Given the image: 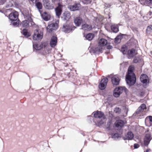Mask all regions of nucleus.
<instances>
[{
    "mask_svg": "<svg viewBox=\"0 0 152 152\" xmlns=\"http://www.w3.org/2000/svg\"><path fill=\"white\" fill-rule=\"evenodd\" d=\"M134 67L130 66L128 68V73L126 75V80L127 84L129 85H133L135 83L136 77L133 72Z\"/></svg>",
    "mask_w": 152,
    "mask_h": 152,
    "instance_id": "f257e3e1",
    "label": "nucleus"
},
{
    "mask_svg": "<svg viewBox=\"0 0 152 152\" xmlns=\"http://www.w3.org/2000/svg\"><path fill=\"white\" fill-rule=\"evenodd\" d=\"M98 46L95 48L96 51L101 52L103 50V47L107 44V41L104 39L101 38L98 40Z\"/></svg>",
    "mask_w": 152,
    "mask_h": 152,
    "instance_id": "f03ea898",
    "label": "nucleus"
},
{
    "mask_svg": "<svg viewBox=\"0 0 152 152\" xmlns=\"http://www.w3.org/2000/svg\"><path fill=\"white\" fill-rule=\"evenodd\" d=\"M126 88L124 87L120 86L116 88L114 90L113 95L115 97H118L123 92H126Z\"/></svg>",
    "mask_w": 152,
    "mask_h": 152,
    "instance_id": "7ed1b4c3",
    "label": "nucleus"
},
{
    "mask_svg": "<svg viewBox=\"0 0 152 152\" xmlns=\"http://www.w3.org/2000/svg\"><path fill=\"white\" fill-rule=\"evenodd\" d=\"M59 20H57L56 22L52 23L48 25V31L53 32L57 30L59 27Z\"/></svg>",
    "mask_w": 152,
    "mask_h": 152,
    "instance_id": "20e7f679",
    "label": "nucleus"
},
{
    "mask_svg": "<svg viewBox=\"0 0 152 152\" xmlns=\"http://www.w3.org/2000/svg\"><path fill=\"white\" fill-rule=\"evenodd\" d=\"M43 34L41 31H39L37 29L34 31V34L33 35V39L35 40H39L41 39L43 37Z\"/></svg>",
    "mask_w": 152,
    "mask_h": 152,
    "instance_id": "39448f33",
    "label": "nucleus"
},
{
    "mask_svg": "<svg viewBox=\"0 0 152 152\" xmlns=\"http://www.w3.org/2000/svg\"><path fill=\"white\" fill-rule=\"evenodd\" d=\"M48 43L47 42H42L40 45L37 44H33V47L36 50H39L42 48H44L45 50H47Z\"/></svg>",
    "mask_w": 152,
    "mask_h": 152,
    "instance_id": "423d86ee",
    "label": "nucleus"
},
{
    "mask_svg": "<svg viewBox=\"0 0 152 152\" xmlns=\"http://www.w3.org/2000/svg\"><path fill=\"white\" fill-rule=\"evenodd\" d=\"M152 138V137L151 134L148 132H146L144 140V145L146 146L148 145Z\"/></svg>",
    "mask_w": 152,
    "mask_h": 152,
    "instance_id": "0eeeda50",
    "label": "nucleus"
},
{
    "mask_svg": "<svg viewBox=\"0 0 152 152\" xmlns=\"http://www.w3.org/2000/svg\"><path fill=\"white\" fill-rule=\"evenodd\" d=\"M108 81V79L107 78H104L101 80L99 85V88L101 90L104 89L106 88Z\"/></svg>",
    "mask_w": 152,
    "mask_h": 152,
    "instance_id": "6e6552de",
    "label": "nucleus"
},
{
    "mask_svg": "<svg viewBox=\"0 0 152 152\" xmlns=\"http://www.w3.org/2000/svg\"><path fill=\"white\" fill-rule=\"evenodd\" d=\"M18 13L15 11L10 14L9 16V18L11 20H15L18 19Z\"/></svg>",
    "mask_w": 152,
    "mask_h": 152,
    "instance_id": "1a4fd4ad",
    "label": "nucleus"
},
{
    "mask_svg": "<svg viewBox=\"0 0 152 152\" xmlns=\"http://www.w3.org/2000/svg\"><path fill=\"white\" fill-rule=\"evenodd\" d=\"M63 5L58 4V6L55 9V11L56 15L59 18L60 15H61L62 12V8Z\"/></svg>",
    "mask_w": 152,
    "mask_h": 152,
    "instance_id": "9d476101",
    "label": "nucleus"
},
{
    "mask_svg": "<svg viewBox=\"0 0 152 152\" xmlns=\"http://www.w3.org/2000/svg\"><path fill=\"white\" fill-rule=\"evenodd\" d=\"M111 80L112 83L114 86L118 85L119 83V78L116 75H115L112 77L111 78Z\"/></svg>",
    "mask_w": 152,
    "mask_h": 152,
    "instance_id": "9b49d317",
    "label": "nucleus"
},
{
    "mask_svg": "<svg viewBox=\"0 0 152 152\" xmlns=\"http://www.w3.org/2000/svg\"><path fill=\"white\" fill-rule=\"evenodd\" d=\"M57 42V39L55 35L51 37L50 45L51 47H54L56 45Z\"/></svg>",
    "mask_w": 152,
    "mask_h": 152,
    "instance_id": "f8f14e48",
    "label": "nucleus"
},
{
    "mask_svg": "<svg viewBox=\"0 0 152 152\" xmlns=\"http://www.w3.org/2000/svg\"><path fill=\"white\" fill-rule=\"evenodd\" d=\"M140 80L143 83L146 84L149 82L148 78L147 75L142 74L140 77Z\"/></svg>",
    "mask_w": 152,
    "mask_h": 152,
    "instance_id": "ddd939ff",
    "label": "nucleus"
},
{
    "mask_svg": "<svg viewBox=\"0 0 152 152\" xmlns=\"http://www.w3.org/2000/svg\"><path fill=\"white\" fill-rule=\"evenodd\" d=\"M80 6V5L79 3H76L73 5L69 6V8L70 10L74 11L78 10Z\"/></svg>",
    "mask_w": 152,
    "mask_h": 152,
    "instance_id": "4468645a",
    "label": "nucleus"
},
{
    "mask_svg": "<svg viewBox=\"0 0 152 152\" xmlns=\"http://www.w3.org/2000/svg\"><path fill=\"white\" fill-rule=\"evenodd\" d=\"M137 53L136 51L134 49H132L129 50L127 52V54L129 58L133 57Z\"/></svg>",
    "mask_w": 152,
    "mask_h": 152,
    "instance_id": "2eb2a0df",
    "label": "nucleus"
},
{
    "mask_svg": "<svg viewBox=\"0 0 152 152\" xmlns=\"http://www.w3.org/2000/svg\"><path fill=\"white\" fill-rule=\"evenodd\" d=\"M70 18V14L68 12H65L63 14L62 18L64 20H68Z\"/></svg>",
    "mask_w": 152,
    "mask_h": 152,
    "instance_id": "dca6fc26",
    "label": "nucleus"
},
{
    "mask_svg": "<svg viewBox=\"0 0 152 152\" xmlns=\"http://www.w3.org/2000/svg\"><path fill=\"white\" fill-rule=\"evenodd\" d=\"M95 118H100L104 117V114L101 111H97L96 112H93Z\"/></svg>",
    "mask_w": 152,
    "mask_h": 152,
    "instance_id": "f3484780",
    "label": "nucleus"
},
{
    "mask_svg": "<svg viewBox=\"0 0 152 152\" xmlns=\"http://www.w3.org/2000/svg\"><path fill=\"white\" fill-rule=\"evenodd\" d=\"M115 126L118 129H120L123 126L124 124V121L121 120H118L115 123Z\"/></svg>",
    "mask_w": 152,
    "mask_h": 152,
    "instance_id": "a211bd4d",
    "label": "nucleus"
},
{
    "mask_svg": "<svg viewBox=\"0 0 152 152\" xmlns=\"http://www.w3.org/2000/svg\"><path fill=\"white\" fill-rule=\"evenodd\" d=\"M134 135L133 133L131 132H128L127 134L124 137V139L131 140L134 137Z\"/></svg>",
    "mask_w": 152,
    "mask_h": 152,
    "instance_id": "6ab92c4d",
    "label": "nucleus"
},
{
    "mask_svg": "<svg viewBox=\"0 0 152 152\" xmlns=\"http://www.w3.org/2000/svg\"><path fill=\"white\" fill-rule=\"evenodd\" d=\"M82 19L80 17H77L74 20V23L76 26H79L82 22Z\"/></svg>",
    "mask_w": 152,
    "mask_h": 152,
    "instance_id": "aec40b11",
    "label": "nucleus"
},
{
    "mask_svg": "<svg viewBox=\"0 0 152 152\" xmlns=\"http://www.w3.org/2000/svg\"><path fill=\"white\" fill-rule=\"evenodd\" d=\"M145 108V105L144 104H142L137 110L136 113L137 114H139L140 112L143 111Z\"/></svg>",
    "mask_w": 152,
    "mask_h": 152,
    "instance_id": "412c9836",
    "label": "nucleus"
},
{
    "mask_svg": "<svg viewBox=\"0 0 152 152\" xmlns=\"http://www.w3.org/2000/svg\"><path fill=\"white\" fill-rule=\"evenodd\" d=\"M111 29L113 32L116 33L118 31V28L117 25L113 24L111 26Z\"/></svg>",
    "mask_w": 152,
    "mask_h": 152,
    "instance_id": "4be33fe9",
    "label": "nucleus"
},
{
    "mask_svg": "<svg viewBox=\"0 0 152 152\" xmlns=\"http://www.w3.org/2000/svg\"><path fill=\"white\" fill-rule=\"evenodd\" d=\"M82 29L84 30H90L92 28V27L87 24H85L83 25L82 26Z\"/></svg>",
    "mask_w": 152,
    "mask_h": 152,
    "instance_id": "5701e85b",
    "label": "nucleus"
},
{
    "mask_svg": "<svg viewBox=\"0 0 152 152\" xmlns=\"http://www.w3.org/2000/svg\"><path fill=\"white\" fill-rule=\"evenodd\" d=\"M62 29L66 33H69L72 30L69 26L65 25L63 26Z\"/></svg>",
    "mask_w": 152,
    "mask_h": 152,
    "instance_id": "b1692460",
    "label": "nucleus"
},
{
    "mask_svg": "<svg viewBox=\"0 0 152 152\" xmlns=\"http://www.w3.org/2000/svg\"><path fill=\"white\" fill-rule=\"evenodd\" d=\"M94 37V35L93 34L89 33L87 34L85 37L88 40H91Z\"/></svg>",
    "mask_w": 152,
    "mask_h": 152,
    "instance_id": "393cba45",
    "label": "nucleus"
},
{
    "mask_svg": "<svg viewBox=\"0 0 152 152\" xmlns=\"http://www.w3.org/2000/svg\"><path fill=\"white\" fill-rule=\"evenodd\" d=\"M36 6L37 9L39 10V11L41 14V11L40 10L41 9L42 7V4L40 2H37L36 3Z\"/></svg>",
    "mask_w": 152,
    "mask_h": 152,
    "instance_id": "a878e982",
    "label": "nucleus"
},
{
    "mask_svg": "<svg viewBox=\"0 0 152 152\" xmlns=\"http://www.w3.org/2000/svg\"><path fill=\"white\" fill-rule=\"evenodd\" d=\"M127 51V48L126 46L125 45H123L121 49V51L124 54H126Z\"/></svg>",
    "mask_w": 152,
    "mask_h": 152,
    "instance_id": "bb28decb",
    "label": "nucleus"
},
{
    "mask_svg": "<svg viewBox=\"0 0 152 152\" xmlns=\"http://www.w3.org/2000/svg\"><path fill=\"white\" fill-rule=\"evenodd\" d=\"M22 25L23 27H27L29 26V22L27 20H24L22 22Z\"/></svg>",
    "mask_w": 152,
    "mask_h": 152,
    "instance_id": "cd10ccee",
    "label": "nucleus"
},
{
    "mask_svg": "<svg viewBox=\"0 0 152 152\" xmlns=\"http://www.w3.org/2000/svg\"><path fill=\"white\" fill-rule=\"evenodd\" d=\"M43 19L45 21H48V14L46 12H45L41 15Z\"/></svg>",
    "mask_w": 152,
    "mask_h": 152,
    "instance_id": "c85d7f7f",
    "label": "nucleus"
},
{
    "mask_svg": "<svg viewBox=\"0 0 152 152\" xmlns=\"http://www.w3.org/2000/svg\"><path fill=\"white\" fill-rule=\"evenodd\" d=\"M12 24L14 26H17L19 24V20L17 19L15 20L12 21Z\"/></svg>",
    "mask_w": 152,
    "mask_h": 152,
    "instance_id": "c756f323",
    "label": "nucleus"
},
{
    "mask_svg": "<svg viewBox=\"0 0 152 152\" xmlns=\"http://www.w3.org/2000/svg\"><path fill=\"white\" fill-rule=\"evenodd\" d=\"M22 33L23 35L25 36L26 37L29 36V34L27 32V31L26 29H24L22 30Z\"/></svg>",
    "mask_w": 152,
    "mask_h": 152,
    "instance_id": "7c9ffc66",
    "label": "nucleus"
},
{
    "mask_svg": "<svg viewBox=\"0 0 152 152\" xmlns=\"http://www.w3.org/2000/svg\"><path fill=\"white\" fill-rule=\"evenodd\" d=\"M141 61V59L139 58L138 57H135L133 60V62L135 63L139 62Z\"/></svg>",
    "mask_w": 152,
    "mask_h": 152,
    "instance_id": "2f4dec72",
    "label": "nucleus"
},
{
    "mask_svg": "<svg viewBox=\"0 0 152 152\" xmlns=\"http://www.w3.org/2000/svg\"><path fill=\"white\" fill-rule=\"evenodd\" d=\"M145 2L147 5H149L152 4V0H145Z\"/></svg>",
    "mask_w": 152,
    "mask_h": 152,
    "instance_id": "473e14b6",
    "label": "nucleus"
},
{
    "mask_svg": "<svg viewBox=\"0 0 152 152\" xmlns=\"http://www.w3.org/2000/svg\"><path fill=\"white\" fill-rule=\"evenodd\" d=\"M104 121V119L103 120L99 122H98V125L100 126L104 124V122H105V121Z\"/></svg>",
    "mask_w": 152,
    "mask_h": 152,
    "instance_id": "72a5a7b5",
    "label": "nucleus"
},
{
    "mask_svg": "<svg viewBox=\"0 0 152 152\" xmlns=\"http://www.w3.org/2000/svg\"><path fill=\"white\" fill-rule=\"evenodd\" d=\"M120 111V109L118 107H116L115 108L114 111L116 113L119 112Z\"/></svg>",
    "mask_w": 152,
    "mask_h": 152,
    "instance_id": "f704fd0d",
    "label": "nucleus"
},
{
    "mask_svg": "<svg viewBox=\"0 0 152 152\" xmlns=\"http://www.w3.org/2000/svg\"><path fill=\"white\" fill-rule=\"evenodd\" d=\"M119 137V135L118 133H115L114 134V135L113 136V138H115L116 137Z\"/></svg>",
    "mask_w": 152,
    "mask_h": 152,
    "instance_id": "c9c22d12",
    "label": "nucleus"
},
{
    "mask_svg": "<svg viewBox=\"0 0 152 152\" xmlns=\"http://www.w3.org/2000/svg\"><path fill=\"white\" fill-rule=\"evenodd\" d=\"M120 41L121 40L120 39H116V37L115 39V43H118L120 42Z\"/></svg>",
    "mask_w": 152,
    "mask_h": 152,
    "instance_id": "e433bc0d",
    "label": "nucleus"
},
{
    "mask_svg": "<svg viewBox=\"0 0 152 152\" xmlns=\"http://www.w3.org/2000/svg\"><path fill=\"white\" fill-rule=\"evenodd\" d=\"M122 35H123V34L119 35L118 36L116 37V39H120V40H121V39L122 38V37H123Z\"/></svg>",
    "mask_w": 152,
    "mask_h": 152,
    "instance_id": "4c0bfd02",
    "label": "nucleus"
},
{
    "mask_svg": "<svg viewBox=\"0 0 152 152\" xmlns=\"http://www.w3.org/2000/svg\"><path fill=\"white\" fill-rule=\"evenodd\" d=\"M139 147V145L138 144H135L134 145V147L135 149L138 148Z\"/></svg>",
    "mask_w": 152,
    "mask_h": 152,
    "instance_id": "58836bf2",
    "label": "nucleus"
},
{
    "mask_svg": "<svg viewBox=\"0 0 152 152\" xmlns=\"http://www.w3.org/2000/svg\"><path fill=\"white\" fill-rule=\"evenodd\" d=\"M149 121L151 122H152V116H149Z\"/></svg>",
    "mask_w": 152,
    "mask_h": 152,
    "instance_id": "ea45409f",
    "label": "nucleus"
},
{
    "mask_svg": "<svg viewBox=\"0 0 152 152\" xmlns=\"http://www.w3.org/2000/svg\"><path fill=\"white\" fill-rule=\"evenodd\" d=\"M48 20H50V19H53V18L52 17H50V15H48Z\"/></svg>",
    "mask_w": 152,
    "mask_h": 152,
    "instance_id": "a19ab883",
    "label": "nucleus"
},
{
    "mask_svg": "<svg viewBox=\"0 0 152 152\" xmlns=\"http://www.w3.org/2000/svg\"><path fill=\"white\" fill-rule=\"evenodd\" d=\"M85 1H87V4L90 3L91 2V0H84Z\"/></svg>",
    "mask_w": 152,
    "mask_h": 152,
    "instance_id": "79ce46f5",
    "label": "nucleus"
},
{
    "mask_svg": "<svg viewBox=\"0 0 152 152\" xmlns=\"http://www.w3.org/2000/svg\"><path fill=\"white\" fill-rule=\"evenodd\" d=\"M144 94V93L143 92H142L140 93V95L141 96H143Z\"/></svg>",
    "mask_w": 152,
    "mask_h": 152,
    "instance_id": "37998d69",
    "label": "nucleus"
},
{
    "mask_svg": "<svg viewBox=\"0 0 152 152\" xmlns=\"http://www.w3.org/2000/svg\"><path fill=\"white\" fill-rule=\"evenodd\" d=\"M12 6V4L10 3H9V5H8L7 7H11Z\"/></svg>",
    "mask_w": 152,
    "mask_h": 152,
    "instance_id": "c03bdc74",
    "label": "nucleus"
},
{
    "mask_svg": "<svg viewBox=\"0 0 152 152\" xmlns=\"http://www.w3.org/2000/svg\"><path fill=\"white\" fill-rule=\"evenodd\" d=\"M53 2H58L60 1V0H52Z\"/></svg>",
    "mask_w": 152,
    "mask_h": 152,
    "instance_id": "a18cd8bd",
    "label": "nucleus"
},
{
    "mask_svg": "<svg viewBox=\"0 0 152 152\" xmlns=\"http://www.w3.org/2000/svg\"><path fill=\"white\" fill-rule=\"evenodd\" d=\"M112 48V47L110 45V46H108L107 48L108 49H110Z\"/></svg>",
    "mask_w": 152,
    "mask_h": 152,
    "instance_id": "49530a36",
    "label": "nucleus"
},
{
    "mask_svg": "<svg viewBox=\"0 0 152 152\" xmlns=\"http://www.w3.org/2000/svg\"><path fill=\"white\" fill-rule=\"evenodd\" d=\"M148 28H150L152 30V26H149L148 27Z\"/></svg>",
    "mask_w": 152,
    "mask_h": 152,
    "instance_id": "de8ad7c7",
    "label": "nucleus"
},
{
    "mask_svg": "<svg viewBox=\"0 0 152 152\" xmlns=\"http://www.w3.org/2000/svg\"><path fill=\"white\" fill-rule=\"evenodd\" d=\"M105 7H109L110 6L109 5H108L107 4H105Z\"/></svg>",
    "mask_w": 152,
    "mask_h": 152,
    "instance_id": "09e8293b",
    "label": "nucleus"
},
{
    "mask_svg": "<svg viewBox=\"0 0 152 152\" xmlns=\"http://www.w3.org/2000/svg\"><path fill=\"white\" fill-rule=\"evenodd\" d=\"M151 151V150H150V149H148L146 150V151L145 152H149V151Z\"/></svg>",
    "mask_w": 152,
    "mask_h": 152,
    "instance_id": "8fccbe9b",
    "label": "nucleus"
},
{
    "mask_svg": "<svg viewBox=\"0 0 152 152\" xmlns=\"http://www.w3.org/2000/svg\"><path fill=\"white\" fill-rule=\"evenodd\" d=\"M44 5L46 7H47L48 6V4L47 3H46V4H44Z\"/></svg>",
    "mask_w": 152,
    "mask_h": 152,
    "instance_id": "3c124183",
    "label": "nucleus"
},
{
    "mask_svg": "<svg viewBox=\"0 0 152 152\" xmlns=\"http://www.w3.org/2000/svg\"><path fill=\"white\" fill-rule=\"evenodd\" d=\"M30 1H34V0H30Z\"/></svg>",
    "mask_w": 152,
    "mask_h": 152,
    "instance_id": "603ef678",
    "label": "nucleus"
},
{
    "mask_svg": "<svg viewBox=\"0 0 152 152\" xmlns=\"http://www.w3.org/2000/svg\"><path fill=\"white\" fill-rule=\"evenodd\" d=\"M46 30H48V27H46Z\"/></svg>",
    "mask_w": 152,
    "mask_h": 152,
    "instance_id": "864d4df0",
    "label": "nucleus"
},
{
    "mask_svg": "<svg viewBox=\"0 0 152 152\" xmlns=\"http://www.w3.org/2000/svg\"><path fill=\"white\" fill-rule=\"evenodd\" d=\"M151 13H151V12H150V15H151Z\"/></svg>",
    "mask_w": 152,
    "mask_h": 152,
    "instance_id": "5fc2aeb1",
    "label": "nucleus"
},
{
    "mask_svg": "<svg viewBox=\"0 0 152 152\" xmlns=\"http://www.w3.org/2000/svg\"><path fill=\"white\" fill-rule=\"evenodd\" d=\"M45 1H43V2L44 3V2H45Z\"/></svg>",
    "mask_w": 152,
    "mask_h": 152,
    "instance_id": "6e6d98bb",
    "label": "nucleus"
}]
</instances>
